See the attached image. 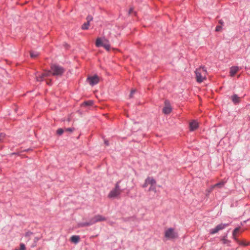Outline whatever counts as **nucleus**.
I'll return each mask as SVG.
<instances>
[{
  "label": "nucleus",
  "instance_id": "obj_1",
  "mask_svg": "<svg viewBox=\"0 0 250 250\" xmlns=\"http://www.w3.org/2000/svg\"><path fill=\"white\" fill-rule=\"evenodd\" d=\"M195 73L198 83H202L204 80L206 79L207 70L205 66H201L199 68L196 69Z\"/></svg>",
  "mask_w": 250,
  "mask_h": 250
},
{
  "label": "nucleus",
  "instance_id": "obj_2",
  "mask_svg": "<svg viewBox=\"0 0 250 250\" xmlns=\"http://www.w3.org/2000/svg\"><path fill=\"white\" fill-rule=\"evenodd\" d=\"M52 75L56 77H61L65 72L64 68L56 64H52L50 66Z\"/></svg>",
  "mask_w": 250,
  "mask_h": 250
},
{
  "label": "nucleus",
  "instance_id": "obj_3",
  "mask_svg": "<svg viewBox=\"0 0 250 250\" xmlns=\"http://www.w3.org/2000/svg\"><path fill=\"white\" fill-rule=\"evenodd\" d=\"M121 181H118L116 184L115 188L112 189L108 194V197L110 198H114L120 195L123 190L121 189L119 185Z\"/></svg>",
  "mask_w": 250,
  "mask_h": 250
},
{
  "label": "nucleus",
  "instance_id": "obj_4",
  "mask_svg": "<svg viewBox=\"0 0 250 250\" xmlns=\"http://www.w3.org/2000/svg\"><path fill=\"white\" fill-rule=\"evenodd\" d=\"M165 236L167 239H173L178 237V234L173 228H170L166 230Z\"/></svg>",
  "mask_w": 250,
  "mask_h": 250
},
{
  "label": "nucleus",
  "instance_id": "obj_5",
  "mask_svg": "<svg viewBox=\"0 0 250 250\" xmlns=\"http://www.w3.org/2000/svg\"><path fill=\"white\" fill-rule=\"evenodd\" d=\"M52 75V72L51 71V69L49 70L45 71L42 74H40L38 76H36V80L38 82H42L44 81L45 78L50 76Z\"/></svg>",
  "mask_w": 250,
  "mask_h": 250
},
{
  "label": "nucleus",
  "instance_id": "obj_6",
  "mask_svg": "<svg viewBox=\"0 0 250 250\" xmlns=\"http://www.w3.org/2000/svg\"><path fill=\"white\" fill-rule=\"evenodd\" d=\"M87 81L90 85L93 86L98 83L99 79L97 75H95L93 76L88 77L87 78Z\"/></svg>",
  "mask_w": 250,
  "mask_h": 250
},
{
  "label": "nucleus",
  "instance_id": "obj_7",
  "mask_svg": "<svg viewBox=\"0 0 250 250\" xmlns=\"http://www.w3.org/2000/svg\"><path fill=\"white\" fill-rule=\"evenodd\" d=\"M106 219L105 217L100 214L96 215L93 218L90 219L92 225L98 222L105 221Z\"/></svg>",
  "mask_w": 250,
  "mask_h": 250
},
{
  "label": "nucleus",
  "instance_id": "obj_8",
  "mask_svg": "<svg viewBox=\"0 0 250 250\" xmlns=\"http://www.w3.org/2000/svg\"><path fill=\"white\" fill-rule=\"evenodd\" d=\"M240 70V67L238 66H232L230 68L229 75L233 77L237 72Z\"/></svg>",
  "mask_w": 250,
  "mask_h": 250
},
{
  "label": "nucleus",
  "instance_id": "obj_9",
  "mask_svg": "<svg viewBox=\"0 0 250 250\" xmlns=\"http://www.w3.org/2000/svg\"><path fill=\"white\" fill-rule=\"evenodd\" d=\"M231 100L232 103L235 105L239 104L241 101L240 97H239L238 96V95H237L236 94H234L231 96Z\"/></svg>",
  "mask_w": 250,
  "mask_h": 250
},
{
  "label": "nucleus",
  "instance_id": "obj_10",
  "mask_svg": "<svg viewBox=\"0 0 250 250\" xmlns=\"http://www.w3.org/2000/svg\"><path fill=\"white\" fill-rule=\"evenodd\" d=\"M198 127V123L195 121H193L189 124L190 130L193 131Z\"/></svg>",
  "mask_w": 250,
  "mask_h": 250
},
{
  "label": "nucleus",
  "instance_id": "obj_11",
  "mask_svg": "<svg viewBox=\"0 0 250 250\" xmlns=\"http://www.w3.org/2000/svg\"><path fill=\"white\" fill-rule=\"evenodd\" d=\"M91 225H92V224L90 219L88 222H81L78 224L79 227H85Z\"/></svg>",
  "mask_w": 250,
  "mask_h": 250
},
{
  "label": "nucleus",
  "instance_id": "obj_12",
  "mask_svg": "<svg viewBox=\"0 0 250 250\" xmlns=\"http://www.w3.org/2000/svg\"><path fill=\"white\" fill-rule=\"evenodd\" d=\"M70 240L72 242L77 244L80 240V237L79 235H72L71 237Z\"/></svg>",
  "mask_w": 250,
  "mask_h": 250
},
{
  "label": "nucleus",
  "instance_id": "obj_13",
  "mask_svg": "<svg viewBox=\"0 0 250 250\" xmlns=\"http://www.w3.org/2000/svg\"><path fill=\"white\" fill-rule=\"evenodd\" d=\"M229 223H227V224L221 223V224L218 225L217 226H216V227L217 228L218 230L219 231V230L224 229L226 227L229 226Z\"/></svg>",
  "mask_w": 250,
  "mask_h": 250
},
{
  "label": "nucleus",
  "instance_id": "obj_14",
  "mask_svg": "<svg viewBox=\"0 0 250 250\" xmlns=\"http://www.w3.org/2000/svg\"><path fill=\"white\" fill-rule=\"evenodd\" d=\"M172 110V109L170 106H165L163 109V112L166 114H169Z\"/></svg>",
  "mask_w": 250,
  "mask_h": 250
},
{
  "label": "nucleus",
  "instance_id": "obj_15",
  "mask_svg": "<svg viewBox=\"0 0 250 250\" xmlns=\"http://www.w3.org/2000/svg\"><path fill=\"white\" fill-rule=\"evenodd\" d=\"M239 229H240V228L239 227L236 228L233 230V232H232L233 238L236 241H238V240L236 237V235L237 233L239 231Z\"/></svg>",
  "mask_w": 250,
  "mask_h": 250
},
{
  "label": "nucleus",
  "instance_id": "obj_16",
  "mask_svg": "<svg viewBox=\"0 0 250 250\" xmlns=\"http://www.w3.org/2000/svg\"><path fill=\"white\" fill-rule=\"evenodd\" d=\"M104 43L100 38H98L96 40L95 44L97 47H101L103 46Z\"/></svg>",
  "mask_w": 250,
  "mask_h": 250
},
{
  "label": "nucleus",
  "instance_id": "obj_17",
  "mask_svg": "<svg viewBox=\"0 0 250 250\" xmlns=\"http://www.w3.org/2000/svg\"><path fill=\"white\" fill-rule=\"evenodd\" d=\"M227 237V234H226L221 239V241L223 244L229 245L230 243V241L226 239Z\"/></svg>",
  "mask_w": 250,
  "mask_h": 250
},
{
  "label": "nucleus",
  "instance_id": "obj_18",
  "mask_svg": "<svg viewBox=\"0 0 250 250\" xmlns=\"http://www.w3.org/2000/svg\"><path fill=\"white\" fill-rule=\"evenodd\" d=\"M93 104V101H91V100L85 101L83 103V105L86 106H91Z\"/></svg>",
  "mask_w": 250,
  "mask_h": 250
},
{
  "label": "nucleus",
  "instance_id": "obj_19",
  "mask_svg": "<svg viewBox=\"0 0 250 250\" xmlns=\"http://www.w3.org/2000/svg\"><path fill=\"white\" fill-rule=\"evenodd\" d=\"M218 231H219L218 230L216 227L214 228L210 229L209 231L210 234H214L218 232Z\"/></svg>",
  "mask_w": 250,
  "mask_h": 250
},
{
  "label": "nucleus",
  "instance_id": "obj_20",
  "mask_svg": "<svg viewBox=\"0 0 250 250\" xmlns=\"http://www.w3.org/2000/svg\"><path fill=\"white\" fill-rule=\"evenodd\" d=\"M218 231H219L218 230L216 227L214 228L210 229L209 231L210 234H214L218 232Z\"/></svg>",
  "mask_w": 250,
  "mask_h": 250
},
{
  "label": "nucleus",
  "instance_id": "obj_21",
  "mask_svg": "<svg viewBox=\"0 0 250 250\" xmlns=\"http://www.w3.org/2000/svg\"><path fill=\"white\" fill-rule=\"evenodd\" d=\"M89 23L88 22H84L82 26V29L83 30H86L88 29Z\"/></svg>",
  "mask_w": 250,
  "mask_h": 250
},
{
  "label": "nucleus",
  "instance_id": "obj_22",
  "mask_svg": "<svg viewBox=\"0 0 250 250\" xmlns=\"http://www.w3.org/2000/svg\"><path fill=\"white\" fill-rule=\"evenodd\" d=\"M224 185V182H219V183H217L216 184H215L214 186H213V187H218L219 188H222Z\"/></svg>",
  "mask_w": 250,
  "mask_h": 250
},
{
  "label": "nucleus",
  "instance_id": "obj_23",
  "mask_svg": "<svg viewBox=\"0 0 250 250\" xmlns=\"http://www.w3.org/2000/svg\"><path fill=\"white\" fill-rule=\"evenodd\" d=\"M39 55V53L35 51H31L30 52V56L32 58H36Z\"/></svg>",
  "mask_w": 250,
  "mask_h": 250
},
{
  "label": "nucleus",
  "instance_id": "obj_24",
  "mask_svg": "<svg viewBox=\"0 0 250 250\" xmlns=\"http://www.w3.org/2000/svg\"><path fill=\"white\" fill-rule=\"evenodd\" d=\"M64 132V130L62 128H59L57 129L56 133L59 135H61Z\"/></svg>",
  "mask_w": 250,
  "mask_h": 250
},
{
  "label": "nucleus",
  "instance_id": "obj_25",
  "mask_svg": "<svg viewBox=\"0 0 250 250\" xmlns=\"http://www.w3.org/2000/svg\"><path fill=\"white\" fill-rule=\"evenodd\" d=\"M15 250H26L25 246L23 243H21L20 245L19 249H15Z\"/></svg>",
  "mask_w": 250,
  "mask_h": 250
},
{
  "label": "nucleus",
  "instance_id": "obj_26",
  "mask_svg": "<svg viewBox=\"0 0 250 250\" xmlns=\"http://www.w3.org/2000/svg\"><path fill=\"white\" fill-rule=\"evenodd\" d=\"M102 46L104 47L107 50H109L110 48L109 44L107 43H104Z\"/></svg>",
  "mask_w": 250,
  "mask_h": 250
},
{
  "label": "nucleus",
  "instance_id": "obj_27",
  "mask_svg": "<svg viewBox=\"0 0 250 250\" xmlns=\"http://www.w3.org/2000/svg\"><path fill=\"white\" fill-rule=\"evenodd\" d=\"M87 22H90L91 21L93 20V17L91 15H88L86 17Z\"/></svg>",
  "mask_w": 250,
  "mask_h": 250
},
{
  "label": "nucleus",
  "instance_id": "obj_28",
  "mask_svg": "<svg viewBox=\"0 0 250 250\" xmlns=\"http://www.w3.org/2000/svg\"><path fill=\"white\" fill-rule=\"evenodd\" d=\"M65 130L66 131L72 132L75 130V128L74 127H68L66 128Z\"/></svg>",
  "mask_w": 250,
  "mask_h": 250
},
{
  "label": "nucleus",
  "instance_id": "obj_29",
  "mask_svg": "<svg viewBox=\"0 0 250 250\" xmlns=\"http://www.w3.org/2000/svg\"><path fill=\"white\" fill-rule=\"evenodd\" d=\"M222 29V27L221 25H217L215 28V31L216 32H219V31H220Z\"/></svg>",
  "mask_w": 250,
  "mask_h": 250
},
{
  "label": "nucleus",
  "instance_id": "obj_30",
  "mask_svg": "<svg viewBox=\"0 0 250 250\" xmlns=\"http://www.w3.org/2000/svg\"><path fill=\"white\" fill-rule=\"evenodd\" d=\"M5 137V134L3 133H0V142L2 141V140Z\"/></svg>",
  "mask_w": 250,
  "mask_h": 250
},
{
  "label": "nucleus",
  "instance_id": "obj_31",
  "mask_svg": "<svg viewBox=\"0 0 250 250\" xmlns=\"http://www.w3.org/2000/svg\"><path fill=\"white\" fill-rule=\"evenodd\" d=\"M148 182L150 184H151V185H153V184H155L156 183L155 180L154 179H153V178H152V179H151L150 180L148 179Z\"/></svg>",
  "mask_w": 250,
  "mask_h": 250
},
{
  "label": "nucleus",
  "instance_id": "obj_32",
  "mask_svg": "<svg viewBox=\"0 0 250 250\" xmlns=\"http://www.w3.org/2000/svg\"><path fill=\"white\" fill-rule=\"evenodd\" d=\"M135 92V90H132L130 92V93L129 94V97L131 98L132 97V96L133 95V94Z\"/></svg>",
  "mask_w": 250,
  "mask_h": 250
},
{
  "label": "nucleus",
  "instance_id": "obj_33",
  "mask_svg": "<svg viewBox=\"0 0 250 250\" xmlns=\"http://www.w3.org/2000/svg\"><path fill=\"white\" fill-rule=\"evenodd\" d=\"M218 22L221 25H223L224 23V22L222 20H220Z\"/></svg>",
  "mask_w": 250,
  "mask_h": 250
},
{
  "label": "nucleus",
  "instance_id": "obj_34",
  "mask_svg": "<svg viewBox=\"0 0 250 250\" xmlns=\"http://www.w3.org/2000/svg\"><path fill=\"white\" fill-rule=\"evenodd\" d=\"M133 8H130L128 11V14H131L133 13Z\"/></svg>",
  "mask_w": 250,
  "mask_h": 250
},
{
  "label": "nucleus",
  "instance_id": "obj_35",
  "mask_svg": "<svg viewBox=\"0 0 250 250\" xmlns=\"http://www.w3.org/2000/svg\"><path fill=\"white\" fill-rule=\"evenodd\" d=\"M46 84L49 85H51L52 84V81L51 80H49V81H46Z\"/></svg>",
  "mask_w": 250,
  "mask_h": 250
},
{
  "label": "nucleus",
  "instance_id": "obj_36",
  "mask_svg": "<svg viewBox=\"0 0 250 250\" xmlns=\"http://www.w3.org/2000/svg\"><path fill=\"white\" fill-rule=\"evenodd\" d=\"M104 144L106 146H109V142L107 140H104Z\"/></svg>",
  "mask_w": 250,
  "mask_h": 250
},
{
  "label": "nucleus",
  "instance_id": "obj_37",
  "mask_svg": "<svg viewBox=\"0 0 250 250\" xmlns=\"http://www.w3.org/2000/svg\"><path fill=\"white\" fill-rule=\"evenodd\" d=\"M64 45L66 48H68L69 47V45L66 43H65Z\"/></svg>",
  "mask_w": 250,
  "mask_h": 250
}]
</instances>
